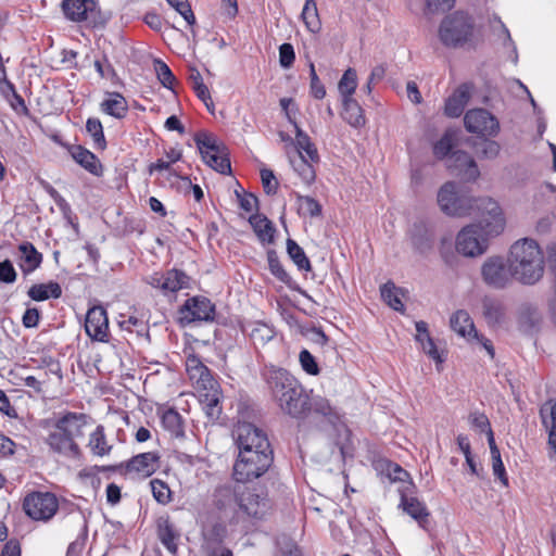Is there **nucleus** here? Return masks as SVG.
Wrapping results in <instances>:
<instances>
[{
  "mask_svg": "<svg viewBox=\"0 0 556 556\" xmlns=\"http://www.w3.org/2000/svg\"><path fill=\"white\" fill-rule=\"evenodd\" d=\"M479 223L464 227L456 236V251L466 257L482 255L488 249V238L503 232L505 218L501 206L491 198L476 202Z\"/></svg>",
  "mask_w": 556,
  "mask_h": 556,
  "instance_id": "1",
  "label": "nucleus"
},
{
  "mask_svg": "<svg viewBox=\"0 0 556 556\" xmlns=\"http://www.w3.org/2000/svg\"><path fill=\"white\" fill-rule=\"evenodd\" d=\"M263 377L273 400L283 413L299 418L308 410L307 394L286 369L270 366L264 370Z\"/></svg>",
  "mask_w": 556,
  "mask_h": 556,
  "instance_id": "2",
  "label": "nucleus"
},
{
  "mask_svg": "<svg viewBox=\"0 0 556 556\" xmlns=\"http://www.w3.org/2000/svg\"><path fill=\"white\" fill-rule=\"evenodd\" d=\"M508 263L514 278L521 285L533 286L544 276L545 258L536 240L522 238L509 249Z\"/></svg>",
  "mask_w": 556,
  "mask_h": 556,
  "instance_id": "3",
  "label": "nucleus"
},
{
  "mask_svg": "<svg viewBox=\"0 0 556 556\" xmlns=\"http://www.w3.org/2000/svg\"><path fill=\"white\" fill-rule=\"evenodd\" d=\"M273 463V451L239 450L233 466V477L238 482H248L264 475Z\"/></svg>",
  "mask_w": 556,
  "mask_h": 556,
  "instance_id": "4",
  "label": "nucleus"
},
{
  "mask_svg": "<svg viewBox=\"0 0 556 556\" xmlns=\"http://www.w3.org/2000/svg\"><path fill=\"white\" fill-rule=\"evenodd\" d=\"M473 23L463 13L455 12L443 18L439 27V38L448 48L464 46L472 36Z\"/></svg>",
  "mask_w": 556,
  "mask_h": 556,
  "instance_id": "5",
  "label": "nucleus"
},
{
  "mask_svg": "<svg viewBox=\"0 0 556 556\" xmlns=\"http://www.w3.org/2000/svg\"><path fill=\"white\" fill-rule=\"evenodd\" d=\"M197 147L203 161L214 170L220 174L231 172L228 150L216 137L206 132H199L194 137Z\"/></svg>",
  "mask_w": 556,
  "mask_h": 556,
  "instance_id": "6",
  "label": "nucleus"
},
{
  "mask_svg": "<svg viewBox=\"0 0 556 556\" xmlns=\"http://www.w3.org/2000/svg\"><path fill=\"white\" fill-rule=\"evenodd\" d=\"M236 503L239 511L253 521L266 519L271 509L265 493L245 485L236 486Z\"/></svg>",
  "mask_w": 556,
  "mask_h": 556,
  "instance_id": "7",
  "label": "nucleus"
},
{
  "mask_svg": "<svg viewBox=\"0 0 556 556\" xmlns=\"http://www.w3.org/2000/svg\"><path fill=\"white\" fill-rule=\"evenodd\" d=\"M482 199L459 194L456 191V185L451 181L444 184L438 192V203L441 210L451 216H465L477 212L476 202Z\"/></svg>",
  "mask_w": 556,
  "mask_h": 556,
  "instance_id": "8",
  "label": "nucleus"
},
{
  "mask_svg": "<svg viewBox=\"0 0 556 556\" xmlns=\"http://www.w3.org/2000/svg\"><path fill=\"white\" fill-rule=\"evenodd\" d=\"M25 514L36 521L50 520L59 509V502L50 492H33L23 501Z\"/></svg>",
  "mask_w": 556,
  "mask_h": 556,
  "instance_id": "9",
  "label": "nucleus"
},
{
  "mask_svg": "<svg viewBox=\"0 0 556 556\" xmlns=\"http://www.w3.org/2000/svg\"><path fill=\"white\" fill-rule=\"evenodd\" d=\"M481 277L483 282L496 290L508 287L514 278L510 264L502 256H490L481 265Z\"/></svg>",
  "mask_w": 556,
  "mask_h": 556,
  "instance_id": "10",
  "label": "nucleus"
},
{
  "mask_svg": "<svg viewBox=\"0 0 556 556\" xmlns=\"http://www.w3.org/2000/svg\"><path fill=\"white\" fill-rule=\"evenodd\" d=\"M450 325L457 334L467 339L469 342H476L477 344H480L488 352L491 358L494 357V348L492 342L478 333L470 315L466 311H456L451 316Z\"/></svg>",
  "mask_w": 556,
  "mask_h": 556,
  "instance_id": "11",
  "label": "nucleus"
},
{
  "mask_svg": "<svg viewBox=\"0 0 556 556\" xmlns=\"http://www.w3.org/2000/svg\"><path fill=\"white\" fill-rule=\"evenodd\" d=\"M232 435L238 450L250 448L252 451H270V444L266 433L250 422H239Z\"/></svg>",
  "mask_w": 556,
  "mask_h": 556,
  "instance_id": "12",
  "label": "nucleus"
},
{
  "mask_svg": "<svg viewBox=\"0 0 556 556\" xmlns=\"http://www.w3.org/2000/svg\"><path fill=\"white\" fill-rule=\"evenodd\" d=\"M467 131L481 137L496 136L500 130L498 121L484 109L469 110L464 116Z\"/></svg>",
  "mask_w": 556,
  "mask_h": 556,
  "instance_id": "13",
  "label": "nucleus"
},
{
  "mask_svg": "<svg viewBox=\"0 0 556 556\" xmlns=\"http://www.w3.org/2000/svg\"><path fill=\"white\" fill-rule=\"evenodd\" d=\"M186 370L198 392L214 391L218 382L212 376L210 369L195 355L188 356Z\"/></svg>",
  "mask_w": 556,
  "mask_h": 556,
  "instance_id": "14",
  "label": "nucleus"
},
{
  "mask_svg": "<svg viewBox=\"0 0 556 556\" xmlns=\"http://www.w3.org/2000/svg\"><path fill=\"white\" fill-rule=\"evenodd\" d=\"M146 282L153 288L161 289L164 293L177 292L188 287L189 277L181 270L170 269L166 273H154L148 276Z\"/></svg>",
  "mask_w": 556,
  "mask_h": 556,
  "instance_id": "15",
  "label": "nucleus"
},
{
  "mask_svg": "<svg viewBox=\"0 0 556 556\" xmlns=\"http://www.w3.org/2000/svg\"><path fill=\"white\" fill-rule=\"evenodd\" d=\"M85 330L90 339L106 342L109 339V319L103 306L97 305L88 309Z\"/></svg>",
  "mask_w": 556,
  "mask_h": 556,
  "instance_id": "16",
  "label": "nucleus"
},
{
  "mask_svg": "<svg viewBox=\"0 0 556 556\" xmlns=\"http://www.w3.org/2000/svg\"><path fill=\"white\" fill-rule=\"evenodd\" d=\"M447 168L466 180H476L480 176L475 160L465 151H455L446 162Z\"/></svg>",
  "mask_w": 556,
  "mask_h": 556,
  "instance_id": "17",
  "label": "nucleus"
},
{
  "mask_svg": "<svg viewBox=\"0 0 556 556\" xmlns=\"http://www.w3.org/2000/svg\"><path fill=\"white\" fill-rule=\"evenodd\" d=\"M47 443L50 447L61 454L76 457L79 455V447L77 443L72 440L61 428L55 424L53 430L47 438Z\"/></svg>",
  "mask_w": 556,
  "mask_h": 556,
  "instance_id": "18",
  "label": "nucleus"
},
{
  "mask_svg": "<svg viewBox=\"0 0 556 556\" xmlns=\"http://www.w3.org/2000/svg\"><path fill=\"white\" fill-rule=\"evenodd\" d=\"M472 85H460L445 102L444 113L448 117H458L471 97Z\"/></svg>",
  "mask_w": 556,
  "mask_h": 556,
  "instance_id": "19",
  "label": "nucleus"
},
{
  "mask_svg": "<svg viewBox=\"0 0 556 556\" xmlns=\"http://www.w3.org/2000/svg\"><path fill=\"white\" fill-rule=\"evenodd\" d=\"M157 538L162 544L175 554L177 552V540L180 533L174 522L170 521L168 516H160L156 520Z\"/></svg>",
  "mask_w": 556,
  "mask_h": 556,
  "instance_id": "20",
  "label": "nucleus"
},
{
  "mask_svg": "<svg viewBox=\"0 0 556 556\" xmlns=\"http://www.w3.org/2000/svg\"><path fill=\"white\" fill-rule=\"evenodd\" d=\"M157 460L159 456L153 452L141 453L127 463L126 469L149 477L157 469Z\"/></svg>",
  "mask_w": 556,
  "mask_h": 556,
  "instance_id": "21",
  "label": "nucleus"
},
{
  "mask_svg": "<svg viewBox=\"0 0 556 556\" xmlns=\"http://www.w3.org/2000/svg\"><path fill=\"white\" fill-rule=\"evenodd\" d=\"M481 313L489 326L501 325L505 319L504 304L492 296H484L481 300Z\"/></svg>",
  "mask_w": 556,
  "mask_h": 556,
  "instance_id": "22",
  "label": "nucleus"
},
{
  "mask_svg": "<svg viewBox=\"0 0 556 556\" xmlns=\"http://www.w3.org/2000/svg\"><path fill=\"white\" fill-rule=\"evenodd\" d=\"M56 425L75 441L76 438L84 434L83 429L87 425V415L67 413L56 421Z\"/></svg>",
  "mask_w": 556,
  "mask_h": 556,
  "instance_id": "23",
  "label": "nucleus"
},
{
  "mask_svg": "<svg viewBox=\"0 0 556 556\" xmlns=\"http://www.w3.org/2000/svg\"><path fill=\"white\" fill-rule=\"evenodd\" d=\"M18 266L27 275L38 268L42 261V255L30 242H23L18 247Z\"/></svg>",
  "mask_w": 556,
  "mask_h": 556,
  "instance_id": "24",
  "label": "nucleus"
},
{
  "mask_svg": "<svg viewBox=\"0 0 556 556\" xmlns=\"http://www.w3.org/2000/svg\"><path fill=\"white\" fill-rule=\"evenodd\" d=\"M186 311L191 316V320L213 319L214 306L206 298H193L186 302Z\"/></svg>",
  "mask_w": 556,
  "mask_h": 556,
  "instance_id": "25",
  "label": "nucleus"
},
{
  "mask_svg": "<svg viewBox=\"0 0 556 556\" xmlns=\"http://www.w3.org/2000/svg\"><path fill=\"white\" fill-rule=\"evenodd\" d=\"M542 424L548 431V444L556 452V400H548L540 408Z\"/></svg>",
  "mask_w": 556,
  "mask_h": 556,
  "instance_id": "26",
  "label": "nucleus"
},
{
  "mask_svg": "<svg viewBox=\"0 0 556 556\" xmlns=\"http://www.w3.org/2000/svg\"><path fill=\"white\" fill-rule=\"evenodd\" d=\"M100 108L103 113L115 118H123L128 111L126 99L118 92H106V98L101 102Z\"/></svg>",
  "mask_w": 556,
  "mask_h": 556,
  "instance_id": "27",
  "label": "nucleus"
},
{
  "mask_svg": "<svg viewBox=\"0 0 556 556\" xmlns=\"http://www.w3.org/2000/svg\"><path fill=\"white\" fill-rule=\"evenodd\" d=\"M342 118L352 127L358 128L365 125L366 118L359 103L352 97L342 99Z\"/></svg>",
  "mask_w": 556,
  "mask_h": 556,
  "instance_id": "28",
  "label": "nucleus"
},
{
  "mask_svg": "<svg viewBox=\"0 0 556 556\" xmlns=\"http://www.w3.org/2000/svg\"><path fill=\"white\" fill-rule=\"evenodd\" d=\"M401 506L403 510L414 518L420 527L426 528L428 522L429 511L424 503L416 497H407L402 495Z\"/></svg>",
  "mask_w": 556,
  "mask_h": 556,
  "instance_id": "29",
  "label": "nucleus"
},
{
  "mask_svg": "<svg viewBox=\"0 0 556 556\" xmlns=\"http://www.w3.org/2000/svg\"><path fill=\"white\" fill-rule=\"evenodd\" d=\"M71 154L73 159L89 173L96 176L101 175L102 166L92 152L80 146H76L72 149Z\"/></svg>",
  "mask_w": 556,
  "mask_h": 556,
  "instance_id": "30",
  "label": "nucleus"
},
{
  "mask_svg": "<svg viewBox=\"0 0 556 556\" xmlns=\"http://www.w3.org/2000/svg\"><path fill=\"white\" fill-rule=\"evenodd\" d=\"M412 244L417 253L427 256L433 249V233L425 226H415Z\"/></svg>",
  "mask_w": 556,
  "mask_h": 556,
  "instance_id": "31",
  "label": "nucleus"
},
{
  "mask_svg": "<svg viewBox=\"0 0 556 556\" xmlns=\"http://www.w3.org/2000/svg\"><path fill=\"white\" fill-rule=\"evenodd\" d=\"M92 0H63L62 10L66 18L73 22H83L87 20V12Z\"/></svg>",
  "mask_w": 556,
  "mask_h": 556,
  "instance_id": "32",
  "label": "nucleus"
},
{
  "mask_svg": "<svg viewBox=\"0 0 556 556\" xmlns=\"http://www.w3.org/2000/svg\"><path fill=\"white\" fill-rule=\"evenodd\" d=\"M88 447L94 456H106L113 446L108 442L104 427L99 425L89 435Z\"/></svg>",
  "mask_w": 556,
  "mask_h": 556,
  "instance_id": "33",
  "label": "nucleus"
},
{
  "mask_svg": "<svg viewBox=\"0 0 556 556\" xmlns=\"http://www.w3.org/2000/svg\"><path fill=\"white\" fill-rule=\"evenodd\" d=\"M199 394L200 402L207 417L212 420L218 419L222 413V406L219 405V386L215 388L214 391H202L199 392Z\"/></svg>",
  "mask_w": 556,
  "mask_h": 556,
  "instance_id": "34",
  "label": "nucleus"
},
{
  "mask_svg": "<svg viewBox=\"0 0 556 556\" xmlns=\"http://www.w3.org/2000/svg\"><path fill=\"white\" fill-rule=\"evenodd\" d=\"M61 295V286L54 281L34 285L28 290V296L34 301H45L49 298L59 299Z\"/></svg>",
  "mask_w": 556,
  "mask_h": 556,
  "instance_id": "35",
  "label": "nucleus"
},
{
  "mask_svg": "<svg viewBox=\"0 0 556 556\" xmlns=\"http://www.w3.org/2000/svg\"><path fill=\"white\" fill-rule=\"evenodd\" d=\"M312 408L314 413L326 418L331 425H337L340 421L341 414L337 407L331 406L330 402L324 397H315L312 404H308V409Z\"/></svg>",
  "mask_w": 556,
  "mask_h": 556,
  "instance_id": "36",
  "label": "nucleus"
},
{
  "mask_svg": "<svg viewBox=\"0 0 556 556\" xmlns=\"http://www.w3.org/2000/svg\"><path fill=\"white\" fill-rule=\"evenodd\" d=\"M249 220L261 241L271 242L274 240L275 229L268 218L262 215H252Z\"/></svg>",
  "mask_w": 556,
  "mask_h": 556,
  "instance_id": "37",
  "label": "nucleus"
},
{
  "mask_svg": "<svg viewBox=\"0 0 556 556\" xmlns=\"http://www.w3.org/2000/svg\"><path fill=\"white\" fill-rule=\"evenodd\" d=\"M309 161L311 160L306 159L304 155H301V153L290 160L293 169L298 173L303 182L307 185L312 184L316 177L315 169Z\"/></svg>",
  "mask_w": 556,
  "mask_h": 556,
  "instance_id": "38",
  "label": "nucleus"
},
{
  "mask_svg": "<svg viewBox=\"0 0 556 556\" xmlns=\"http://www.w3.org/2000/svg\"><path fill=\"white\" fill-rule=\"evenodd\" d=\"M301 16L306 28L311 33L316 34L320 30L321 24L318 16L317 7L314 0L305 1Z\"/></svg>",
  "mask_w": 556,
  "mask_h": 556,
  "instance_id": "39",
  "label": "nucleus"
},
{
  "mask_svg": "<svg viewBox=\"0 0 556 556\" xmlns=\"http://www.w3.org/2000/svg\"><path fill=\"white\" fill-rule=\"evenodd\" d=\"M357 87V74L354 68H348L338 83L342 99L352 98Z\"/></svg>",
  "mask_w": 556,
  "mask_h": 556,
  "instance_id": "40",
  "label": "nucleus"
},
{
  "mask_svg": "<svg viewBox=\"0 0 556 556\" xmlns=\"http://www.w3.org/2000/svg\"><path fill=\"white\" fill-rule=\"evenodd\" d=\"M381 296L394 311L403 312L404 305L400 299L401 290L393 282H387L381 287Z\"/></svg>",
  "mask_w": 556,
  "mask_h": 556,
  "instance_id": "41",
  "label": "nucleus"
},
{
  "mask_svg": "<svg viewBox=\"0 0 556 556\" xmlns=\"http://www.w3.org/2000/svg\"><path fill=\"white\" fill-rule=\"evenodd\" d=\"M287 252L299 269L311 270L309 260L306 257L303 249L294 240H287Z\"/></svg>",
  "mask_w": 556,
  "mask_h": 556,
  "instance_id": "42",
  "label": "nucleus"
},
{
  "mask_svg": "<svg viewBox=\"0 0 556 556\" xmlns=\"http://www.w3.org/2000/svg\"><path fill=\"white\" fill-rule=\"evenodd\" d=\"M295 128H296L295 139H296L298 154L301 153V155H304L303 153L305 152L308 160H311L312 162L317 161L318 153H317V150L314 147V144L311 142L309 137L298 126H295Z\"/></svg>",
  "mask_w": 556,
  "mask_h": 556,
  "instance_id": "43",
  "label": "nucleus"
},
{
  "mask_svg": "<svg viewBox=\"0 0 556 556\" xmlns=\"http://www.w3.org/2000/svg\"><path fill=\"white\" fill-rule=\"evenodd\" d=\"M86 130L91 136L94 147L100 150L106 148V141L103 134V126L99 118L90 117L86 123Z\"/></svg>",
  "mask_w": 556,
  "mask_h": 556,
  "instance_id": "44",
  "label": "nucleus"
},
{
  "mask_svg": "<svg viewBox=\"0 0 556 556\" xmlns=\"http://www.w3.org/2000/svg\"><path fill=\"white\" fill-rule=\"evenodd\" d=\"M162 424L172 434L176 437L184 434L181 416L176 410H166L162 416Z\"/></svg>",
  "mask_w": 556,
  "mask_h": 556,
  "instance_id": "45",
  "label": "nucleus"
},
{
  "mask_svg": "<svg viewBox=\"0 0 556 556\" xmlns=\"http://www.w3.org/2000/svg\"><path fill=\"white\" fill-rule=\"evenodd\" d=\"M267 261L270 273L283 283L291 281L290 275L285 270L279 257L274 250L267 252Z\"/></svg>",
  "mask_w": 556,
  "mask_h": 556,
  "instance_id": "46",
  "label": "nucleus"
},
{
  "mask_svg": "<svg viewBox=\"0 0 556 556\" xmlns=\"http://www.w3.org/2000/svg\"><path fill=\"white\" fill-rule=\"evenodd\" d=\"M295 195L298 201V208L301 214L309 215L312 217L320 215L321 206L315 199L306 195H301L299 193H296Z\"/></svg>",
  "mask_w": 556,
  "mask_h": 556,
  "instance_id": "47",
  "label": "nucleus"
},
{
  "mask_svg": "<svg viewBox=\"0 0 556 556\" xmlns=\"http://www.w3.org/2000/svg\"><path fill=\"white\" fill-rule=\"evenodd\" d=\"M518 318L521 324L535 326L541 320V315L536 306L525 303L519 307Z\"/></svg>",
  "mask_w": 556,
  "mask_h": 556,
  "instance_id": "48",
  "label": "nucleus"
},
{
  "mask_svg": "<svg viewBox=\"0 0 556 556\" xmlns=\"http://www.w3.org/2000/svg\"><path fill=\"white\" fill-rule=\"evenodd\" d=\"M232 501L236 502V488L222 486L215 491L214 503L219 510L226 509Z\"/></svg>",
  "mask_w": 556,
  "mask_h": 556,
  "instance_id": "49",
  "label": "nucleus"
},
{
  "mask_svg": "<svg viewBox=\"0 0 556 556\" xmlns=\"http://www.w3.org/2000/svg\"><path fill=\"white\" fill-rule=\"evenodd\" d=\"M154 71L156 73L157 79L160 83L168 89H173L175 83V76L173 75L170 68L161 60L154 61Z\"/></svg>",
  "mask_w": 556,
  "mask_h": 556,
  "instance_id": "50",
  "label": "nucleus"
},
{
  "mask_svg": "<svg viewBox=\"0 0 556 556\" xmlns=\"http://www.w3.org/2000/svg\"><path fill=\"white\" fill-rule=\"evenodd\" d=\"M274 330L265 324H257L250 333L253 342L258 344L267 343L274 338Z\"/></svg>",
  "mask_w": 556,
  "mask_h": 556,
  "instance_id": "51",
  "label": "nucleus"
},
{
  "mask_svg": "<svg viewBox=\"0 0 556 556\" xmlns=\"http://www.w3.org/2000/svg\"><path fill=\"white\" fill-rule=\"evenodd\" d=\"M168 4L174 8L189 25L195 23V16L191 10L188 0H166Z\"/></svg>",
  "mask_w": 556,
  "mask_h": 556,
  "instance_id": "52",
  "label": "nucleus"
},
{
  "mask_svg": "<svg viewBox=\"0 0 556 556\" xmlns=\"http://www.w3.org/2000/svg\"><path fill=\"white\" fill-rule=\"evenodd\" d=\"M150 484H151V489H152V494L159 503L165 504L169 501L170 490L166 483H164L161 480L155 479V480H152L150 482Z\"/></svg>",
  "mask_w": 556,
  "mask_h": 556,
  "instance_id": "53",
  "label": "nucleus"
},
{
  "mask_svg": "<svg viewBox=\"0 0 556 556\" xmlns=\"http://www.w3.org/2000/svg\"><path fill=\"white\" fill-rule=\"evenodd\" d=\"M299 359L305 372L313 376L318 375L319 368L315 361V357L307 350H303L300 352Z\"/></svg>",
  "mask_w": 556,
  "mask_h": 556,
  "instance_id": "54",
  "label": "nucleus"
},
{
  "mask_svg": "<svg viewBox=\"0 0 556 556\" xmlns=\"http://www.w3.org/2000/svg\"><path fill=\"white\" fill-rule=\"evenodd\" d=\"M492 469L493 475L500 479L504 486H508V477L501 457V453L492 454Z\"/></svg>",
  "mask_w": 556,
  "mask_h": 556,
  "instance_id": "55",
  "label": "nucleus"
},
{
  "mask_svg": "<svg viewBox=\"0 0 556 556\" xmlns=\"http://www.w3.org/2000/svg\"><path fill=\"white\" fill-rule=\"evenodd\" d=\"M295 60L294 49L291 43H282L279 47V63L283 68L292 66Z\"/></svg>",
  "mask_w": 556,
  "mask_h": 556,
  "instance_id": "56",
  "label": "nucleus"
},
{
  "mask_svg": "<svg viewBox=\"0 0 556 556\" xmlns=\"http://www.w3.org/2000/svg\"><path fill=\"white\" fill-rule=\"evenodd\" d=\"M261 178L264 191L267 194H275L278 189V181L273 173V170L264 168L261 170Z\"/></svg>",
  "mask_w": 556,
  "mask_h": 556,
  "instance_id": "57",
  "label": "nucleus"
},
{
  "mask_svg": "<svg viewBox=\"0 0 556 556\" xmlns=\"http://www.w3.org/2000/svg\"><path fill=\"white\" fill-rule=\"evenodd\" d=\"M309 75H311V92L316 99H323L326 96V89L321 81L319 80L314 64L309 66Z\"/></svg>",
  "mask_w": 556,
  "mask_h": 556,
  "instance_id": "58",
  "label": "nucleus"
},
{
  "mask_svg": "<svg viewBox=\"0 0 556 556\" xmlns=\"http://www.w3.org/2000/svg\"><path fill=\"white\" fill-rule=\"evenodd\" d=\"M16 280V271L11 261L0 262V281L4 283H13Z\"/></svg>",
  "mask_w": 556,
  "mask_h": 556,
  "instance_id": "59",
  "label": "nucleus"
},
{
  "mask_svg": "<svg viewBox=\"0 0 556 556\" xmlns=\"http://www.w3.org/2000/svg\"><path fill=\"white\" fill-rule=\"evenodd\" d=\"M452 150V137L445 134L433 147V153L437 157L443 159Z\"/></svg>",
  "mask_w": 556,
  "mask_h": 556,
  "instance_id": "60",
  "label": "nucleus"
},
{
  "mask_svg": "<svg viewBox=\"0 0 556 556\" xmlns=\"http://www.w3.org/2000/svg\"><path fill=\"white\" fill-rule=\"evenodd\" d=\"M118 324L123 330L129 332L136 331L137 333H141L146 329L144 323L135 316H129L127 319L121 320Z\"/></svg>",
  "mask_w": 556,
  "mask_h": 556,
  "instance_id": "61",
  "label": "nucleus"
},
{
  "mask_svg": "<svg viewBox=\"0 0 556 556\" xmlns=\"http://www.w3.org/2000/svg\"><path fill=\"white\" fill-rule=\"evenodd\" d=\"M237 198L239 200L240 207L247 213H251L257 208V198L252 193L241 194L238 191L236 192Z\"/></svg>",
  "mask_w": 556,
  "mask_h": 556,
  "instance_id": "62",
  "label": "nucleus"
},
{
  "mask_svg": "<svg viewBox=\"0 0 556 556\" xmlns=\"http://www.w3.org/2000/svg\"><path fill=\"white\" fill-rule=\"evenodd\" d=\"M226 527L222 523H215L212 528L204 532V536L208 542L220 543L226 536Z\"/></svg>",
  "mask_w": 556,
  "mask_h": 556,
  "instance_id": "63",
  "label": "nucleus"
},
{
  "mask_svg": "<svg viewBox=\"0 0 556 556\" xmlns=\"http://www.w3.org/2000/svg\"><path fill=\"white\" fill-rule=\"evenodd\" d=\"M388 477L391 481H405L409 475L400 465L395 463H388L387 465Z\"/></svg>",
  "mask_w": 556,
  "mask_h": 556,
  "instance_id": "64",
  "label": "nucleus"
}]
</instances>
